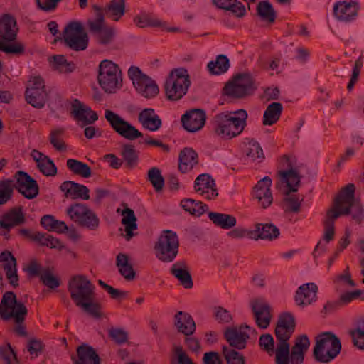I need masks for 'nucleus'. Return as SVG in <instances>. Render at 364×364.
I'll return each instance as SVG.
<instances>
[{"mask_svg":"<svg viewBox=\"0 0 364 364\" xmlns=\"http://www.w3.org/2000/svg\"><path fill=\"white\" fill-rule=\"evenodd\" d=\"M287 163V170L278 171L277 181L275 187L283 194L287 196L284 201L288 204V210L293 213H299L301 209V203L304 198L298 196H289L291 192H296L300 184L301 176L298 171L293 168L289 158L284 155L282 157Z\"/></svg>","mask_w":364,"mask_h":364,"instance_id":"nucleus-1","label":"nucleus"},{"mask_svg":"<svg viewBox=\"0 0 364 364\" xmlns=\"http://www.w3.org/2000/svg\"><path fill=\"white\" fill-rule=\"evenodd\" d=\"M247 117V112L243 109L219 113L213 119L215 133L225 139L236 137L245 129Z\"/></svg>","mask_w":364,"mask_h":364,"instance_id":"nucleus-2","label":"nucleus"},{"mask_svg":"<svg viewBox=\"0 0 364 364\" xmlns=\"http://www.w3.org/2000/svg\"><path fill=\"white\" fill-rule=\"evenodd\" d=\"M295 327V318L291 314L286 312L279 316L274 330L277 341V347L275 350L277 364H289V340L294 332Z\"/></svg>","mask_w":364,"mask_h":364,"instance_id":"nucleus-3","label":"nucleus"},{"mask_svg":"<svg viewBox=\"0 0 364 364\" xmlns=\"http://www.w3.org/2000/svg\"><path fill=\"white\" fill-rule=\"evenodd\" d=\"M27 314L26 306L21 301H17L13 291L4 294L0 304V317L4 321L13 318L16 323L14 332L18 336H26L27 334L23 325Z\"/></svg>","mask_w":364,"mask_h":364,"instance_id":"nucleus-4","label":"nucleus"},{"mask_svg":"<svg viewBox=\"0 0 364 364\" xmlns=\"http://www.w3.org/2000/svg\"><path fill=\"white\" fill-rule=\"evenodd\" d=\"M341 340L333 333L326 331L318 335L313 355L315 360L328 363L335 359L341 350Z\"/></svg>","mask_w":364,"mask_h":364,"instance_id":"nucleus-5","label":"nucleus"},{"mask_svg":"<svg viewBox=\"0 0 364 364\" xmlns=\"http://www.w3.org/2000/svg\"><path fill=\"white\" fill-rule=\"evenodd\" d=\"M178 237L176 232L170 230H163L154 246L156 257L164 263L173 262L178 255Z\"/></svg>","mask_w":364,"mask_h":364,"instance_id":"nucleus-6","label":"nucleus"},{"mask_svg":"<svg viewBox=\"0 0 364 364\" xmlns=\"http://www.w3.org/2000/svg\"><path fill=\"white\" fill-rule=\"evenodd\" d=\"M97 81L105 92H116L122 87V75L119 67L111 60H102L98 68Z\"/></svg>","mask_w":364,"mask_h":364,"instance_id":"nucleus-7","label":"nucleus"},{"mask_svg":"<svg viewBox=\"0 0 364 364\" xmlns=\"http://www.w3.org/2000/svg\"><path fill=\"white\" fill-rule=\"evenodd\" d=\"M191 81L188 72L184 68L172 70L164 83L165 94L168 100L177 101L188 92Z\"/></svg>","mask_w":364,"mask_h":364,"instance_id":"nucleus-8","label":"nucleus"},{"mask_svg":"<svg viewBox=\"0 0 364 364\" xmlns=\"http://www.w3.org/2000/svg\"><path fill=\"white\" fill-rule=\"evenodd\" d=\"M355 192L353 183L343 187L336 196V206L339 207L343 203V208L348 210L346 215H350L352 220L360 224L364 218V210L362 204L355 199Z\"/></svg>","mask_w":364,"mask_h":364,"instance_id":"nucleus-9","label":"nucleus"},{"mask_svg":"<svg viewBox=\"0 0 364 364\" xmlns=\"http://www.w3.org/2000/svg\"><path fill=\"white\" fill-rule=\"evenodd\" d=\"M63 38L65 45L75 51L85 50L89 43V38L80 22L71 21L64 28Z\"/></svg>","mask_w":364,"mask_h":364,"instance_id":"nucleus-10","label":"nucleus"},{"mask_svg":"<svg viewBox=\"0 0 364 364\" xmlns=\"http://www.w3.org/2000/svg\"><path fill=\"white\" fill-rule=\"evenodd\" d=\"M68 288L70 298L77 306L87 300H94L95 286L84 275L73 277L68 282Z\"/></svg>","mask_w":364,"mask_h":364,"instance_id":"nucleus-11","label":"nucleus"},{"mask_svg":"<svg viewBox=\"0 0 364 364\" xmlns=\"http://www.w3.org/2000/svg\"><path fill=\"white\" fill-rule=\"evenodd\" d=\"M66 213L73 222L81 227L91 230H95L99 227L97 215L84 203H77L70 205Z\"/></svg>","mask_w":364,"mask_h":364,"instance_id":"nucleus-12","label":"nucleus"},{"mask_svg":"<svg viewBox=\"0 0 364 364\" xmlns=\"http://www.w3.org/2000/svg\"><path fill=\"white\" fill-rule=\"evenodd\" d=\"M87 25L90 33L99 44L108 45L113 41L115 29L105 25V19L98 8H96L95 18L88 20Z\"/></svg>","mask_w":364,"mask_h":364,"instance_id":"nucleus-13","label":"nucleus"},{"mask_svg":"<svg viewBox=\"0 0 364 364\" xmlns=\"http://www.w3.org/2000/svg\"><path fill=\"white\" fill-rule=\"evenodd\" d=\"M105 117L113 130L122 137L129 140L136 139V128L112 110L106 109Z\"/></svg>","mask_w":364,"mask_h":364,"instance_id":"nucleus-14","label":"nucleus"},{"mask_svg":"<svg viewBox=\"0 0 364 364\" xmlns=\"http://www.w3.org/2000/svg\"><path fill=\"white\" fill-rule=\"evenodd\" d=\"M247 331L256 333L255 329L245 323L239 327L228 328L224 332V338L232 348L242 350L246 348L250 339V334Z\"/></svg>","mask_w":364,"mask_h":364,"instance_id":"nucleus-15","label":"nucleus"},{"mask_svg":"<svg viewBox=\"0 0 364 364\" xmlns=\"http://www.w3.org/2000/svg\"><path fill=\"white\" fill-rule=\"evenodd\" d=\"M15 178L16 179L15 188L25 198L33 199L38 195L39 186L36 181L27 173L18 171L16 172Z\"/></svg>","mask_w":364,"mask_h":364,"instance_id":"nucleus-16","label":"nucleus"},{"mask_svg":"<svg viewBox=\"0 0 364 364\" xmlns=\"http://www.w3.org/2000/svg\"><path fill=\"white\" fill-rule=\"evenodd\" d=\"M70 114L81 127L91 124L98 119L95 111L77 99H75L71 104Z\"/></svg>","mask_w":364,"mask_h":364,"instance_id":"nucleus-17","label":"nucleus"},{"mask_svg":"<svg viewBox=\"0 0 364 364\" xmlns=\"http://www.w3.org/2000/svg\"><path fill=\"white\" fill-rule=\"evenodd\" d=\"M26 222L22 206L14 207L5 213L0 219L1 235L6 236L10 230Z\"/></svg>","mask_w":364,"mask_h":364,"instance_id":"nucleus-18","label":"nucleus"},{"mask_svg":"<svg viewBox=\"0 0 364 364\" xmlns=\"http://www.w3.org/2000/svg\"><path fill=\"white\" fill-rule=\"evenodd\" d=\"M250 306L257 326L262 329L267 328L272 318L269 304L263 299H256L251 301Z\"/></svg>","mask_w":364,"mask_h":364,"instance_id":"nucleus-19","label":"nucleus"},{"mask_svg":"<svg viewBox=\"0 0 364 364\" xmlns=\"http://www.w3.org/2000/svg\"><path fill=\"white\" fill-rule=\"evenodd\" d=\"M348 212L347 208H343V203L339 206H336V198L333 200V207L329 209L323 221L324 233L323 236V240L326 243H328L333 240L335 235L334 223L335 220L341 215H346Z\"/></svg>","mask_w":364,"mask_h":364,"instance_id":"nucleus-20","label":"nucleus"},{"mask_svg":"<svg viewBox=\"0 0 364 364\" xmlns=\"http://www.w3.org/2000/svg\"><path fill=\"white\" fill-rule=\"evenodd\" d=\"M205 121V112L201 109L189 110L181 117L182 125L189 132L200 130L204 127Z\"/></svg>","mask_w":364,"mask_h":364,"instance_id":"nucleus-21","label":"nucleus"},{"mask_svg":"<svg viewBox=\"0 0 364 364\" xmlns=\"http://www.w3.org/2000/svg\"><path fill=\"white\" fill-rule=\"evenodd\" d=\"M272 180L269 176H265L259 180L253 188V196L258 201L261 208L265 209L272 203L273 197L270 190Z\"/></svg>","mask_w":364,"mask_h":364,"instance_id":"nucleus-22","label":"nucleus"},{"mask_svg":"<svg viewBox=\"0 0 364 364\" xmlns=\"http://www.w3.org/2000/svg\"><path fill=\"white\" fill-rule=\"evenodd\" d=\"M279 228L273 223H257L255 229L247 233L248 237L255 240H265L272 241L279 237Z\"/></svg>","mask_w":364,"mask_h":364,"instance_id":"nucleus-23","label":"nucleus"},{"mask_svg":"<svg viewBox=\"0 0 364 364\" xmlns=\"http://www.w3.org/2000/svg\"><path fill=\"white\" fill-rule=\"evenodd\" d=\"M59 188L64 193L66 198L82 199L84 200L90 199V190L87 186L78 183L71 181H64L60 184Z\"/></svg>","mask_w":364,"mask_h":364,"instance_id":"nucleus-24","label":"nucleus"},{"mask_svg":"<svg viewBox=\"0 0 364 364\" xmlns=\"http://www.w3.org/2000/svg\"><path fill=\"white\" fill-rule=\"evenodd\" d=\"M92 8L96 13V8L100 9L103 19L105 16L113 21H119L125 14V0H110L105 7L93 5Z\"/></svg>","mask_w":364,"mask_h":364,"instance_id":"nucleus-25","label":"nucleus"},{"mask_svg":"<svg viewBox=\"0 0 364 364\" xmlns=\"http://www.w3.org/2000/svg\"><path fill=\"white\" fill-rule=\"evenodd\" d=\"M138 93L146 99L156 97L159 87L156 81L138 68Z\"/></svg>","mask_w":364,"mask_h":364,"instance_id":"nucleus-26","label":"nucleus"},{"mask_svg":"<svg viewBox=\"0 0 364 364\" xmlns=\"http://www.w3.org/2000/svg\"><path fill=\"white\" fill-rule=\"evenodd\" d=\"M358 6L356 1H338L334 4L333 14L338 20L349 22L358 15Z\"/></svg>","mask_w":364,"mask_h":364,"instance_id":"nucleus-27","label":"nucleus"},{"mask_svg":"<svg viewBox=\"0 0 364 364\" xmlns=\"http://www.w3.org/2000/svg\"><path fill=\"white\" fill-rule=\"evenodd\" d=\"M318 287L314 283H306L301 285L296 291L294 300L299 306H306L317 299Z\"/></svg>","mask_w":364,"mask_h":364,"instance_id":"nucleus-28","label":"nucleus"},{"mask_svg":"<svg viewBox=\"0 0 364 364\" xmlns=\"http://www.w3.org/2000/svg\"><path fill=\"white\" fill-rule=\"evenodd\" d=\"M170 273L176 277L180 284L186 289H191L193 282L190 273L188 265L185 260L175 262L170 268Z\"/></svg>","mask_w":364,"mask_h":364,"instance_id":"nucleus-29","label":"nucleus"},{"mask_svg":"<svg viewBox=\"0 0 364 364\" xmlns=\"http://www.w3.org/2000/svg\"><path fill=\"white\" fill-rule=\"evenodd\" d=\"M1 262H5L4 269L9 282L14 287L18 286V276L16 269V259L9 251H4L0 255Z\"/></svg>","mask_w":364,"mask_h":364,"instance_id":"nucleus-30","label":"nucleus"},{"mask_svg":"<svg viewBox=\"0 0 364 364\" xmlns=\"http://www.w3.org/2000/svg\"><path fill=\"white\" fill-rule=\"evenodd\" d=\"M18 28L16 19L9 14L0 17V38L4 41H13L16 39Z\"/></svg>","mask_w":364,"mask_h":364,"instance_id":"nucleus-31","label":"nucleus"},{"mask_svg":"<svg viewBox=\"0 0 364 364\" xmlns=\"http://www.w3.org/2000/svg\"><path fill=\"white\" fill-rule=\"evenodd\" d=\"M31 156L44 176H54L57 174L58 168L49 156L36 149L32 151Z\"/></svg>","mask_w":364,"mask_h":364,"instance_id":"nucleus-32","label":"nucleus"},{"mask_svg":"<svg viewBox=\"0 0 364 364\" xmlns=\"http://www.w3.org/2000/svg\"><path fill=\"white\" fill-rule=\"evenodd\" d=\"M174 325L179 333L191 336L196 331V323L192 316L187 312L178 311L174 316Z\"/></svg>","mask_w":364,"mask_h":364,"instance_id":"nucleus-33","label":"nucleus"},{"mask_svg":"<svg viewBox=\"0 0 364 364\" xmlns=\"http://www.w3.org/2000/svg\"><path fill=\"white\" fill-rule=\"evenodd\" d=\"M198 163V154L191 148H184L178 156V170L185 173L193 169Z\"/></svg>","mask_w":364,"mask_h":364,"instance_id":"nucleus-34","label":"nucleus"},{"mask_svg":"<svg viewBox=\"0 0 364 364\" xmlns=\"http://www.w3.org/2000/svg\"><path fill=\"white\" fill-rule=\"evenodd\" d=\"M138 120L144 128L155 132L161 126V120L152 108H145L141 111Z\"/></svg>","mask_w":364,"mask_h":364,"instance_id":"nucleus-35","label":"nucleus"},{"mask_svg":"<svg viewBox=\"0 0 364 364\" xmlns=\"http://www.w3.org/2000/svg\"><path fill=\"white\" fill-rule=\"evenodd\" d=\"M77 358H72L74 364H100V359L95 349L87 345L77 348Z\"/></svg>","mask_w":364,"mask_h":364,"instance_id":"nucleus-36","label":"nucleus"},{"mask_svg":"<svg viewBox=\"0 0 364 364\" xmlns=\"http://www.w3.org/2000/svg\"><path fill=\"white\" fill-rule=\"evenodd\" d=\"M213 3L216 7L228 11L236 17L241 18L246 14L245 6L237 0H213Z\"/></svg>","mask_w":364,"mask_h":364,"instance_id":"nucleus-37","label":"nucleus"},{"mask_svg":"<svg viewBox=\"0 0 364 364\" xmlns=\"http://www.w3.org/2000/svg\"><path fill=\"white\" fill-rule=\"evenodd\" d=\"M116 266L120 274L127 280H132L135 277V272L129 263V257L124 253H119L116 257Z\"/></svg>","mask_w":364,"mask_h":364,"instance_id":"nucleus-38","label":"nucleus"},{"mask_svg":"<svg viewBox=\"0 0 364 364\" xmlns=\"http://www.w3.org/2000/svg\"><path fill=\"white\" fill-rule=\"evenodd\" d=\"M208 218L216 226L225 230L233 228L237 223L235 217L225 213L210 212Z\"/></svg>","mask_w":364,"mask_h":364,"instance_id":"nucleus-39","label":"nucleus"},{"mask_svg":"<svg viewBox=\"0 0 364 364\" xmlns=\"http://www.w3.org/2000/svg\"><path fill=\"white\" fill-rule=\"evenodd\" d=\"M283 106L280 102H274L269 104L263 115V124L271 126L275 124L280 118Z\"/></svg>","mask_w":364,"mask_h":364,"instance_id":"nucleus-40","label":"nucleus"},{"mask_svg":"<svg viewBox=\"0 0 364 364\" xmlns=\"http://www.w3.org/2000/svg\"><path fill=\"white\" fill-rule=\"evenodd\" d=\"M181 205L185 211L194 216H200L208 209L207 205L191 198L183 199Z\"/></svg>","mask_w":364,"mask_h":364,"instance_id":"nucleus-41","label":"nucleus"},{"mask_svg":"<svg viewBox=\"0 0 364 364\" xmlns=\"http://www.w3.org/2000/svg\"><path fill=\"white\" fill-rule=\"evenodd\" d=\"M67 168L74 174L87 178L91 176L90 167L80 161L69 159L66 161Z\"/></svg>","mask_w":364,"mask_h":364,"instance_id":"nucleus-42","label":"nucleus"},{"mask_svg":"<svg viewBox=\"0 0 364 364\" xmlns=\"http://www.w3.org/2000/svg\"><path fill=\"white\" fill-rule=\"evenodd\" d=\"M49 62L52 68L60 73H70L75 68V64L73 62H68L63 55L52 56L49 59Z\"/></svg>","mask_w":364,"mask_h":364,"instance_id":"nucleus-43","label":"nucleus"},{"mask_svg":"<svg viewBox=\"0 0 364 364\" xmlns=\"http://www.w3.org/2000/svg\"><path fill=\"white\" fill-rule=\"evenodd\" d=\"M247 141L245 142V152L248 159L251 161H262L264 159L263 150L259 144L254 139H247Z\"/></svg>","mask_w":364,"mask_h":364,"instance_id":"nucleus-44","label":"nucleus"},{"mask_svg":"<svg viewBox=\"0 0 364 364\" xmlns=\"http://www.w3.org/2000/svg\"><path fill=\"white\" fill-rule=\"evenodd\" d=\"M207 67L211 74L220 75L229 69L230 61L226 55H219L215 61L209 62Z\"/></svg>","mask_w":364,"mask_h":364,"instance_id":"nucleus-45","label":"nucleus"},{"mask_svg":"<svg viewBox=\"0 0 364 364\" xmlns=\"http://www.w3.org/2000/svg\"><path fill=\"white\" fill-rule=\"evenodd\" d=\"M25 95L27 102L33 107L38 109L44 107L47 97L46 91H35L33 89H26Z\"/></svg>","mask_w":364,"mask_h":364,"instance_id":"nucleus-46","label":"nucleus"},{"mask_svg":"<svg viewBox=\"0 0 364 364\" xmlns=\"http://www.w3.org/2000/svg\"><path fill=\"white\" fill-rule=\"evenodd\" d=\"M245 86L239 85L232 80L225 85L223 92L225 95L232 98H243L250 94V92L245 89Z\"/></svg>","mask_w":364,"mask_h":364,"instance_id":"nucleus-47","label":"nucleus"},{"mask_svg":"<svg viewBox=\"0 0 364 364\" xmlns=\"http://www.w3.org/2000/svg\"><path fill=\"white\" fill-rule=\"evenodd\" d=\"M123 216L122 223L125 225V237L127 240H129L133 237L132 230L136 228V224L135 223L136 218L134 213L129 208H125L122 211Z\"/></svg>","mask_w":364,"mask_h":364,"instance_id":"nucleus-48","label":"nucleus"},{"mask_svg":"<svg viewBox=\"0 0 364 364\" xmlns=\"http://www.w3.org/2000/svg\"><path fill=\"white\" fill-rule=\"evenodd\" d=\"M215 185L214 179H213L209 174L202 173L195 180L194 189L200 195H205L208 189L215 187Z\"/></svg>","mask_w":364,"mask_h":364,"instance_id":"nucleus-49","label":"nucleus"},{"mask_svg":"<svg viewBox=\"0 0 364 364\" xmlns=\"http://www.w3.org/2000/svg\"><path fill=\"white\" fill-rule=\"evenodd\" d=\"M257 14L260 18L269 23H273L276 18V12L272 5L268 1H260L257 6Z\"/></svg>","mask_w":364,"mask_h":364,"instance_id":"nucleus-50","label":"nucleus"},{"mask_svg":"<svg viewBox=\"0 0 364 364\" xmlns=\"http://www.w3.org/2000/svg\"><path fill=\"white\" fill-rule=\"evenodd\" d=\"M138 26L141 28H145L149 26L166 28V21H162L155 18L151 14L141 12L140 15L138 16Z\"/></svg>","mask_w":364,"mask_h":364,"instance_id":"nucleus-51","label":"nucleus"},{"mask_svg":"<svg viewBox=\"0 0 364 364\" xmlns=\"http://www.w3.org/2000/svg\"><path fill=\"white\" fill-rule=\"evenodd\" d=\"M222 353L227 364H245L244 355L235 348L223 346Z\"/></svg>","mask_w":364,"mask_h":364,"instance_id":"nucleus-52","label":"nucleus"},{"mask_svg":"<svg viewBox=\"0 0 364 364\" xmlns=\"http://www.w3.org/2000/svg\"><path fill=\"white\" fill-rule=\"evenodd\" d=\"M122 156L129 168H134L136 164V150L134 144L127 143L122 146Z\"/></svg>","mask_w":364,"mask_h":364,"instance_id":"nucleus-53","label":"nucleus"},{"mask_svg":"<svg viewBox=\"0 0 364 364\" xmlns=\"http://www.w3.org/2000/svg\"><path fill=\"white\" fill-rule=\"evenodd\" d=\"M65 129L63 127H58L53 129L49 135L50 143L58 151H65L67 147L63 140V136L65 134Z\"/></svg>","mask_w":364,"mask_h":364,"instance_id":"nucleus-54","label":"nucleus"},{"mask_svg":"<svg viewBox=\"0 0 364 364\" xmlns=\"http://www.w3.org/2000/svg\"><path fill=\"white\" fill-rule=\"evenodd\" d=\"M36 242H38L42 246H46L50 248H59L61 249L63 247L60 246V241L48 233H43L37 232V237H35Z\"/></svg>","mask_w":364,"mask_h":364,"instance_id":"nucleus-55","label":"nucleus"},{"mask_svg":"<svg viewBox=\"0 0 364 364\" xmlns=\"http://www.w3.org/2000/svg\"><path fill=\"white\" fill-rule=\"evenodd\" d=\"M148 178L156 192H160L163 190L164 179L161 173V171L158 168L152 167L149 169L148 172Z\"/></svg>","mask_w":364,"mask_h":364,"instance_id":"nucleus-56","label":"nucleus"},{"mask_svg":"<svg viewBox=\"0 0 364 364\" xmlns=\"http://www.w3.org/2000/svg\"><path fill=\"white\" fill-rule=\"evenodd\" d=\"M138 143L140 144L151 146H159L161 147L164 152H168L170 150L168 144H163L161 141L154 139L149 135H146L144 137L143 134L139 131H138Z\"/></svg>","mask_w":364,"mask_h":364,"instance_id":"nucleus-57","label":"nucleus"},{"mask_svg":"<svg viewBox=\"0 0 364 364\" xmlns=\"http://www.w3.org/2000/svg\"><path fill=\"white\" fill-rule=\"evenodd\" d=\"M0 50L14 55H23L25 53V46L21 42H15L10 44H6L0 40Z\"/></svg>","mask_w":364,"mask_h":364,"instance_id":"nucleus-58","label":"nucleus"},{"mask_svg":"<svg viewBox=\"0 0 364 364\" xmlns=\"http://www.w3.org/2000/svg\"><path fill=\"white\" fill-rule=\"evenodd\" d=\"M354 346L361 350H364V320L358 327L350 332Z\"/></svg>","mask_w":364,"mask_h":364,"instance_id":"nucleus-59","label":"nucleus"},{"mask_svg":"<svg viewBox=\"0 0 364 364\" xmlns=\"http://www.w3.org/2000/svg\"><path fill=\"white\" fill-rule=\"evenodd\" d=\"M40 279L45 286L50 289H55L60 286L59 279L55 277L48 269H43Z\"/></svg>","mask_w":364,"mask_h":364,"instance_id":"nucleus-60","label":"nucleus"},{"mask_svg":"<svg viewBox=\"0 0 364 364\" xmlns=\"http://www.w3.org/2000/svg\"><path fill=\"white\" fill-rule=\"evenodd\" d=\"M78 306L95 318H100L102 316L101 306L94 302L93 300H87Z\"/></svg>","mask_w":364,"mask_h":364,"instance_id":"nucleus-61","label":"nucleus"},{"mask_svg":"<svg viewBox=\"0 0 364 364\" xmlns=\"http://www.w3.org/2000/svg\"><path fill=\"white\" fill-rule=\"evenodd\" d=\"M0 357L6 364H17L16 353L12 349L10 343L0 346Z\"/></svg>","mask_w":364,"mask_h":364,"instance_id":"nucleus-62","label":"nucleus"},{"mask_svg":"<svg viewBox=\"0 0 364 364\" xmlns=\"http://www.w3.org/2000/svg\"><path fill=\"white\" fill-rule=\"evenodd\" d=\"M259 347L269 353L272 355L274 353V340L269 333H265L260 336L259 339Z\"/></svg>","mask_w":364,"mask_h":364,"instance_id":"nucleus-63","label":"nucleus"},{"mask_svg":"<svg viewBox=\"0 0 364 364\" xmlns=\"http://www.w3.org/2000/svg\"><path fill=\"white\" fill-rule=\"evenodd\" d=\"M172 351L178 364H195L181 346L174 345Z\"/></svg>","mask_w":364,"mask_h":364,"instance_id":"nucleus-64","label":"nucleus"}]
</instances>
